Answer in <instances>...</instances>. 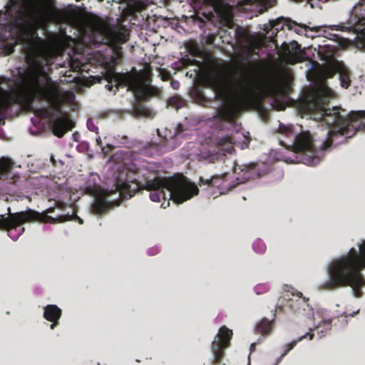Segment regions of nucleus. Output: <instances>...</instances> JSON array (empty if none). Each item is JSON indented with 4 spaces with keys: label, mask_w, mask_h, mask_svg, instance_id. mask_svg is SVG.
I'll return each mask as SVG.
<instances>
[{
    "label": "nucleus",
    "mask_w": 365,
    "mask_h": 365,
    "mask_svg": "<svg viewBox=\"0 0 365 365\" xmlns=\"http://www.w3.org/2000/svg\"><path fill=\"white\" fill-rule=\"evenodd\" d=\"M199 98L201 99L202 103L206 101L205 98L204 96H201L200 94H199Z\"/></svg>",
    "instance_id": "nucleus-37"
},
{
    "label": "nucleus",
    "mask_w": 365,
    "mask_h": 365,
    "mask_svg": "<svg viewBox=\"0 0 365 365\" xmlns=\"http://www.w3.org/2000/svg\"><path fill=\"white\" fill-rule=\"evenodd\" d=\"M198 184L200 186L207 185L210 187H216L219 190L220 195L226 194L236 187V185L233 184L231 175L227 173L222 175H215L210 178H204L200 176Z\"/></svg>",
    "instance_id": "nucleus-11"
},
{
    "label": "nucleus",
    "mask_w": 365,
    "mask_h": 365,
    "mask_svg": "<svg viewBox=\"0 0 365 365\" xmlns=\"http://www.w3.org/2000/svg\"><path fill=\"white\" fill-rule=\"evenodd\" d=\"M68 215L69 216V218L68 220H66V221L71 220H73V217H75L78 221L79 224L82 225L83 223V220L81 218H80L79 217H78L77 215H71L68 214ZM62 215H60V216H58L57 217H53V218L58 219ZM65 216H67V215H66ZM65 222H66V220H65ZM63 222H64V221Z\"/></svg>",
    "instance_id": "nucleus-30"
},
{
    "label": "nucleus",
    "mask_w": 365,
    "mask_h": 365,
    "mask_svg": "<svg viewBox=\"0 0 365 365\" xmlns=\"http://www.w3.org/2000/svg\"><path fill=\"white\" fill-rule=\"evenodd\" d=\"M14 163L9 158H1L0 159V179L6 180L11 178V170Z\"/></svg>",
    "instance_id": "nucleus-19"
},
{
    "label": "nucleus",
    "mask_w": 365,
    "mask_h": 365,
    "mask_svg": "<svg viewBox=\"0 0 365 365\" xmlns=\"http://www.w3.org/2000/svg\"><path fill=\"white\" fill-rule=\"evenodd\" d=\"M96 144L103 149L102 141L99 136L96 138Z\"/></svg>",
    "instance_id": "nucleus-33"
},
{
    "label": "nucleus",
    "mask_w": 365,
    "mask_h": 365,
    "mask_svg": "<svg viewBox=\"0 0 365 365\" xmlns=\"http://www.w3.org/2000/svg\"><path fill=\"white\" fill-rule=\"evenodd\" d=\"M232 337V331L226 327H222L219 329L217 335L212 343L211 349L213 354L212 365H218L222 363L225 356V349L230 345Z\"/></svg>",
    "instance_id": "nucleus-10"
},
{
    "label": "nucleus",
    "mask_w": 365,
    "mask_h": 365,
    "mask_svg": "<svg viewBox=\"0 0 365 365\" xmlns=\"http://www.w3.org/2000/svg\"><path fill=\"white\" fill-rule=\"evenodd\" d=\"M365 269V240L359 244V250L352 247L344 255L334 259L329 264L327 273L329 280L324 282L321 287L332 291L350 287L354 295L360 298L365 287V277L361 271Z\"/></svg>",
    "instance_id": "nucleus-5"
},
{
    "label": "nucleus",
    "mask_w": 365,
    "mask_h": 365,
    "mask_svg": "<svg viewBox=\"0 0 365 365\" xmlns=\"http://www.w3.org/2000/svg\"><path fill=\"white\" fill-rule=\"evenodd\" d=\"M2 15L5 21L11 17L9 26L16 35L14 42L3 45V54L13 53L19 43L30 47L31 50L26 56L28 68L19 75L14 88L9 91L3 88L1 84L9 85L12 80L5 76H0V114L6 113L14 105L29 111L36 101H51L53 98V88L41 85L39 82V75L43 71L42 54L36 48L42 43L37 33L39 16L34 8L25 4L21 5L14 14L11 8L0 11V17Z\"/></svg>",
    "instance_id": "nucleus-1"
},
{
    "label": "nucleus",
    "mask_w": 365,
    "mask_h": 365,
    "mask_svg": "<svg viewBox=\"0 0 365 365\" xmlns=\"http://www.w3.org/2000/svg\"><path fill=\"white\" fill-rule=\"evenodd\" d=\"M280 143L282 145H283L284 147H288L283 141H281Z\"/></svg>",
    "instance_id": "nucleus-38"
},
{
    "label": "nucleus",
    "mask_w": 365,
    "mask_h": 365,
    "mask_svg": "<svg viewBox=\"0 0 365 365\" xmlns=\"http://www.w3.org/2000/svg\"><path fill=\"white\" fill-rule=\"evenodd\" d=\"M43 309V317L51 322L50 328L54 329L59 324L58 321L62 314L61 309L55 304H48Z\"/></svg>",
    "instance_id": "nucleus-15"
},
{
    "label": "nucleus",
    "mask_w": 365,
    "mask_h": 365,
    "mask_svg": "<svg viewBox=\"0 0 365 365\" xmlns=\"http://www.w3.org/2000/svg\"><path fill=\"white\" fill-rule=\"evenodd\" d=\"M115 81L118 86L127 87L128 91L133 93L135 102L133 104L131 114L135 118L145 117L153 118L155 113L143 102L148 101L158 94V89L144 83L138 73H117Z\"/></svg>",
    "instance_id": "nucleus-6"
},
{
    "label": "nucleus",
    "mask_w": 365,
    "mask_h": 365,
    "mask_svg": "<svg viewBox=\"0 0 365 365\" xmlns=\"http://www.w3.org/2000/svg\"><path fill=\"white\" fill-rule=\"evenodd\" d=\"M338 26L341 31L353 32L365 41V0L353 8L348 25Z\"/></svg>",
    "instance_id": "nucleus-9"
},
{
    "label": "nucleus",
    "mask_w": 365,
    "mask_h": 365,
    "mask_svg": "<svg viewBox=\"0 0 365 365\" xmlns=\"http://www.w3.org/2000/svg\"><path fill=\"white\" fill-rule=\"evenodd\" d=\"M108 197V191H103L98 195L91 205V212L95 215H102L110 210L113 205H118V203L110 202Z\"/></svg>",
    "instance_id": "nucleus-13"
},
{
    "label": "nucleus",
    "mask_w": 365,
    "mask_h": 365,
    "mask_svg": "<svg viewBox=\"0 0 365 365\" xmlns=\"http://www.w3.org/2000/svg\"><path fill=\"white\" fill-rule=\"evenodd\" d=\"M118 41L120 43H125L128 40L129 31L123 26H120L118 32L116 34Z\"/></svg>",
    "instance_id": "nucleus-26"
},
{
    "label": "nucleus",
    "mask_w": 365,
    "mask_h": 365,
    "mask_svg": "<svg viewBox=\"0 0 365 365\" xmlns=\"http://www.w3.org/2000/svg\"><path fill=\"white\" fill-rule=\"evenodd\" d=\"M279 22L283 23V26H286L289 30H294L297 34H300L302 33V30L304 29L305 31H307L308 29L311 31H318L319 29L317 28H312L310 29L305 24H298L294 21H292L289 19H284V18H280L276 20V21L274 23L273 26H277L279 25Z\"/></svg>",
    "instance_id": "nucleus-16"
},
{
    "label": "nucleus",
    "mask_w": 365,
    "mask_h": 365,
    "mask_svg": "<svg viewBox=\"0 0 365 365\" xmlns=\"http://www.w3.org/2000/svg\"><path fill=\"white\" fill-rule=\"evenodd\" d=\"M330 93L331 91L325 86L309 89L299 102L302 112L313 114L314 118L330 128L328 138L321 146L322 150L331 148L336 138L344 137L343 141H345V139L353 137L356 131L365 130V111L351 112L344 116L339 107L327 108Z\"/></svg>",
    "instance_id": "nucleus-3"
},
{
    "label": "nucleus",
    "mask_w": 365,
    "mask_h": 365,
    "mask_svg": "<svg viewBox=\"0 0 365 365\" xmlns=\"http://www.w3.org/2000/svg\"><path fill=\"white\" fill-rule=\"evenodd\" d=\"M297 296L299 297V298H302L303 299V301L304 302H306L307 301H308V299H307L305 297H303V294L302 292H297Z\"/></svg>",
    "instance_id": "nucleus-35"
},
{
    "label": "nucleus",
    "mask_w": 365,
    "mask_h": 365,
    "mask_svg": "<svg viewBox=\"0 0 365 365\" xmlns=\"http://www.w3.org/2000/svg\"><path fill=\"white\" fill-rule=\"evenodd\" d=\"M34 114L41 119H48L53 133L58 138L63 137L75 125L70 114L63 110L59 102L53 101L48 108L36 109Z\"/></svg>",
    "instance_id": "nucleus-7"
},
{
    "label": "nucleus",
    "mask_w": 365,
    "mask_h": 365,
    "mask_svg": "<svg viewBox=\"0 0 365 365\" xmlns=\"http://www.w3.org/2000/svg\"><path fill=\"white\" fill-rule=\"evenodd\" d=\"M252 247L254 251L259 254H263L266 250V245L260 239H257L253 242Z\"/></svg>",
    "instance_id": "nucleus-27"
},
{
    "label": "nucleus",
    "mask_w": 365,
    "mask_h": 365,
    "mask_svg": "<svg viewBox=\"0 0 365 365\" xmlns=\"http://www.w3.org/2000/svg\"><path fill=\"white\" fill-rule=\"evenodd\" d=\"M25 214L9 213L7 217L4 215H0V229H6L16 224L18 220L23 219Z\"/></svg>",
    "instance_id": "nucleus-18"
},
{
    "label": "nucleus",
    "mask_w": 365,
    "mask_h": 365,
    "mask_svg": "<svg viewBox=\"0 0 365 365\" xmlns=\"http://www.w3.org/2000/svg\"><path fill=\"white\" fill-rule=\"evenodd\" d=\"M54 207H50L44 212H38L33 210H28L26 212H19V213L25 214L23 219H20L16 224H14L11 227L6 229H1V230H6L8 235L13 240H16L24 232V228L21 225L27 222L37 221L44 223H60L69 218V216H61L58 219H54L53 217L48 215V213H51L54 211Z\"/></svg>",
    "instance_id": "nucleus-8"
},
{
    "label": "nucleus",
    "mask_w": 365,
    "mask_h": 365,
    "mask_svg": "<svg viewBox=\"0 0 365 365\" xmlns=\"http://www.w3.org/2000/svg\"><path fill=\"white\" fill-rule=\"evenodd\" d=\"M47 81H51V78L49 77L47 78Z\"/></svg>",
    "instance_id": "nucleus-41"
},
{
    "label": "nucleus",
    "mask_w": 365,
    "mask_h": 365,
    "mask_svg": "<svg viewBox=\"0 0 365 365\" xmlns=\"http://www.w3.org/2000/svg\"><path fill=\"white\" fill-rule=\"evenodd\" d=\"M261 288H262V286H261V285H257V286L255 287V291H256V293L257 294H259L262 293L261 292V291H262Z\"/></svg>",
    "instance_id": "nucleus-34"
},
{
    "label": "nucleus",
    "mask_w": 365,
    "mask_h": 365,
    "mask_svg": "<svg viewBox=\"0 0 365 365\" xmlns=\"http://www.w3.org/2000/svg\"><path fill=\"white\" fill-rule=\"evenodd\" d=\"M95 129H97V128H96V127H95V126H93V129H92V128H89V130H93V131H94V130H95Z\"/></svg>",
    "instance_id": "nucleus-40"
},
{
    "label": "nucleus",
    "mask_w": 365,
    "mask_h": 365,
    "mask_svg": "<svg viewBox=\"0 0 365 365\" xmlns=\"http://www.w3.org/2000/svg\"><path fill=\"white\" fill-rule=\"evenodd\" d=\"M274 319L269 320L266 318L260 320L255 327V331L263 336L269 335L273 328Z\"/></svg>",
    "instance_id": "nucleus-20"
},
{
    "label": "nucleus",
    "mask_w": 365,
    "mask_h": 365,
    "mask_svg": "<svg viewBox=\"0 0 365 365\" xmlns=\"http://www.w3.org/2000/svg\"><path fill=\"white\" fill-rule=\"evenodd\" d=\"M115 186L120 197L124 199L130 198L140 190L152 191L150 199L156 202L161 199L167 200L165 191L169 199L176 204H182L199 192L197 186L187 178L178 180L161 178L158 172L147 168L123 167L116 176Z\"/></svg>",
    "instance_id": "nucleus-2"
},
{
    "label": "nucleus",
    "mask_w": 365,
    "mask_h": 365,
    "mask_svg": "<svg viewBox=\"0 0 365 365\" xmlns=\"http://www.w3.org/2000/svg\"><path fill=\"white\" fill-rule=\"evenodd\" d=\"M341 64L335 61L334 63L329 64L324 68L323 75L326 78H331L334 76V75L339 72Z\"/></svg>",
    "instance_id": "nucleus-22"
},
{
    "label": "nucleus",
    "mask_w": 365,
    "mask_h": 365,
    "mask_svg": "<svg viewBox=\"0 0 365 365\" xmlns=\"http://www.w3.org/2000/svg\"><path fill=\"white\" fill-rule=\"evenodd\" d=\"M289 147L295 153H314L313 137L308 131H302L294 136V140Z\"/></svg>",
    "instance_id": "nucleus-12"
},
{
    "label": "nucleus",
    "mask_w": 365,
    "mask_h": 365,
    "mask_svg": "<svg viewBox=\"0 0 365 365\" xmlns=\"http://www.w3.org/2000/svg\"><path fill=\"white\" fill-rule=\"evenodd\" d=\"M309 337V340L313 339L314 334L313 333H307L306 335L300 337L297 341H293L285 346L284 351L278 359V363L297 345V342L301 341L303 339Z\"/></svg>",
    "instance_id": "nucleus-23"
},
{
    "label": "nucleus",
    "mask_w": 365,
    "mask_h": 365,
    "mask_svg": "<svg viewBox=\"0 0 365 365\" xmlns=\"http://www.w3.org/2000/svg\"><path fill=\"white\" fill-rule=\"evenodd\" d=\"M339 73L341 87L348 88L351 83L349 72L341 66Z\"/></svg>",
    "instance_id": "nucleus-24"
},
{
    "label": "nucleus",
    "mask_w": 365,
    "mask_h": 365,
    "mask_svg": "<svg viewBox=\"0 0 365 365\" xmlns=\"http://www.w3.org/2000/svg\"><path fill=\"white\" fill-rule=\"evenodd\" d=\"M279 133L284 135L286 137L291 138L294 136V132L290 126H287L280 123L278 128Z\"/></svg>",
    "instance_id": "nucleus-28"
},
{
    "label": "nucleus",
    "mask_w": 365,
    "mask_h": 365,
    "mask_svg": "<svg viewBox=\"0 0 365 365\" xmlns=\"http://www.w3.org/2000/svg\"><path fill=\"white\" fill-rule=\"evenodd\" d=\"M171 86L174 89L177 90L180 87V83L178 81H172Z\"/></svg>",
    "instance_id": "nucleus-31"
},
{
    "label": "nucleus",
    "mask_w": 365,
    "mask_h": 365,
    "mask_svg": "<svg viewBox=\"0 0 365 365\" xmlns=\"http://www.w3.org/2000/svg\"><path fill=\"white\" fill-rule=\"evenodd\" d=\"M53 15L56 17V19L59 21H62L68 18V14L64 10L56 9L53 11Z\"/></svg>",
    "instance_id": "nucleus-29"
},
{
    "label": "nucleus",
    "mask_w": 365,
    "mask_h": 365,
    "mask_svg": "<svg viewBox=\"0 0 365 365\" xmlns=\"http://www.w3.org/2000/svg\"><path fill=\"white\" fill-rule=\"evenodd\" d=\"M287 83L275 79L267 81L260 88L252 70L244 68L237 82V96L235 101L225 103L219 110L218 116L224 122L234 125L236 118L242 108L252 106L258 99L270 97L277 103L278 98H287L290 92Z\"/></svg>",
    "instance_id": "nucleus-4"
},
{
    "label": "nucleus",
    "mask_w": 365,
    "mask_h": 365,
    "mask_svg": "<svg viewBox=\"0 0 365 365\" xmlns=\"http://www.w3.org/2000/svg\"><path fill=\"white\" fill-rule=\"evenodd\" d=\"M256 345H257L256 343H252L251 344L250 347V353H252V352L255 351Z\"/></svg>",
    "instance_id": "nucleus-36"
},
{
    "label": "nucleus",
    "mask_w": 365,
    "mask_h": 365,
    "mask_svg": "<svg viewBox=\"0 0 365 365\" xmlns=\"http://www.w3.org/2000/svg\"><path fill=\"white\" fill-rule=\"evenodd\" d=\"M213 78H215L216 81H218V77L217 76H213Z\"/></svg>",
    "instance_id": "nucleus-39"
},
{
    "label": "nucleus",
    "mask_w": 365,
    "mask_h": 365,
    "mask_svg": "<svg viewBox=\"0 0 365 365\" xmlns=\"http://www.w3.org/2000/svg\"><path fill=\"white\" fill-rule=\"evenodd\" d=\"M117 73H115L112 76H108L107 78L108 84L106 85V88L110 91H113L114 87L115 88V89L113 91L114 94H115L117 93L119 87H120V86H118L117 84V82L115 81V77ZM121 88H123V87L121 86Z\"/></svg>",
    "instance_id": "nucleus-25"
},
{
    "label": "nucleus",
    "mask_w": 365,
    "mask_h": 365,
    "mask_svg": "<svg viewBox=\"0 0 365 365\" xmlns=\"http://www.w3.org/2000/svg\"><path fill=\"white\" fill-rule=\"evenodd\" d=\"M282 49L283 54L289 58H297L302 53L300 45L294 41L290 45L284 43Z\"/></svg>",
    "instance_id": "nucleus-17"
},
{
    "label": "nucleus",
    "mask_w": 365,
    "mask_h": 365,
    "mask_svg": "<svg viewBox=\"0 0 365 365\" xmlns=\"http://www.w3.org/2000/svg\"><path fill=\"white\" fill-rule=\"evenodd\" d=\"M180 63L183 67H187L188 66H196L197 68H195L192 71H190V72H187L186 73L187 76H189L190 78L195 79L200 73V62L195 60V59H190V58H182L180 60Z\"/></svg>",
    "instance_id": "nucleus-21"
},
{
    "label": "nucleus",
    "mask_w": 365,
    "mask_h": 365,
    "mask_svg": "<svg viewBox=\"0 0 365 365\" xmlns=\"http://www.w3.org/2000/svg\"><path fill=\"white\" fill-rule=\"evenodd\" d=\"M359 310H358V311H356V312H353L352 313H350V314H349V313H347L346 312H345L344 313V316H345L346 317H354L356 314H358V313H359Z\"/></svg>",
    "instance_id": "nucleus-32"
},
{
    "label": "nucleus",
    "mask_w": 365,
    "mask_h": 365,
    "mask_svg": "<svg viewBox=\"0 0 365 365\" xmlns=\"http://www.w3.org/2000/svg\"><path fill=\"white\" fill-rule=\"evenodd\" d=\"M213 143L220 150L222 151V155L226 153L231 154L234 151V140L230 135L217 136L213 140Z\"/></svg>",
    "instance_id": "nucleus-14"
}]
</instances>
